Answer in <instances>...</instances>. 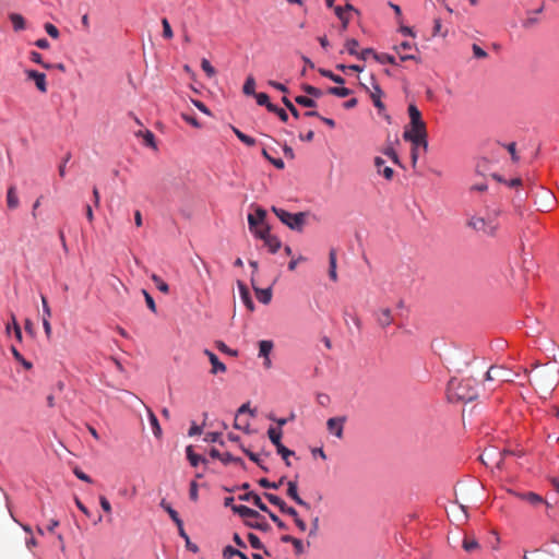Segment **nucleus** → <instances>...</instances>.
Returning <instances> with one entry per match:
<instances>
[{
  "instance_id": "17",
  "label": "nucleus",
  "mask_w": 559,
  "mask_h": 559,
  "mask_svg": "<svg viewBox=\"0 0 559 559\" xmlns=\"http://www.w3.org/2000/svg\"><path fill=\"white\" fill-rule=\"evenodd\" d=\"M239 500L251 501V503H253L255 507H258L261 511L269 512V508L266 507V504L263 503L261 498L253 491L240 495Z\"/></svg>"
},
{
  "instance_id": "38",
  "label": "nucleus",
  "mask_w": 559,
  "mask_h": 559,
  "mask_svg": "<svg viewBox=\"0 0 559 559\" xmlns=\"http://www.w3.org/2000/svg\"><path fill=\"white\" fill-rule=\"evenodd\" d=\"M11 353H12L13 357L15 358V360L21 362L25 369H27V370L32 369V367H33L32 362L26 360L14 346L11 347Z\"/></svg>"
},
{
  "instance_id": "47",
  "label": "nucleus",
  "mask_w": 559,
  "mask_h": 559,
  "mask_svg": "<svg viewBox=\"0 0 559 559\" xmlns=\"http://www.w3.org/2000/svg\"><path fill=\"white\" fill-rule=\"evenodd\" d=\"M358 46H359L358 41L354 38L347 39L345 43V48L348 51V53L352 56H358V51H357Z\"/></svg>"
},
{
  "instance_id": "49",
  "label": "nucleus",
  "mask_w": 559,
  "mask_h": 559,
  "mask_svg": "<svg viewBox=\"0 0 559 559\" xmlns=\"http://www.w3.org/2000/svg\"><path fill=\"white\" fill-rule=\"evenodd\" d=\"M302 90L310 96L319 98L323 95L322 91L316 86L305 84L302 85Z\"/></svg>"
},
{
  "instance_id": "34",
  "label": "nucleus",
  "mask_w": 559,
  "mask_h": 559,
  "mask_svg": "<svg viewBox=\"0 0 559 559\" xmlns=\"http://www.w3.org/2000/svg\"><path fill=\"white\" fill-rule=\"evenodd\" d=\"M186 452H187V459L189 460V462L192 466L195 467V466H198V464L200 462H204V459L201 455L195 454L193 452L192 445L187 447Z\"/></svg>"
},
{
  "instance_id": "28",
  "label": "nucleus",
  "mask_w": 559,
  "mask_h": 559,
  "mask_svg": "<svg viewBox=\"0 0 559 559\" xmlns=\"http://www.w3.org/2000/svg\"><path fill=\"white\" fill-rule=\"evenodd\" d=\"M415 48L417 50V47L412 45L408 41H403L399 46H395L394 49L400 53L401 61H407V60H417L415 55H402L401 49H412Z\"/></svg>"
},
{
  "instance_id": "8",
  "label": "nucleus",
  "mask_w": 559,
  "mask_h": 559,
  "mask_svg": "<svg viewBox=\"0 0 559 559\" xmlns=\"http://www.w3.org/2000/svg\"><path fill=\"white\" fill-rule=\"evenodd\" d=\"M370 81H371V88H369L368 86H366L364 84H362V86L369 93L374 107L379 110V114H381L385 109V106L381 100L383 92H382L381 87L379 86V84L376 82L373 76L370 78Z\"/></svg>"
},
{
  "instance_id": "4",
  "label": "nucleus",
  "mask_w": 559,
  "mask_h": 559,
  "mask_svg": "<svg viewBox=\"0 0 559 559\" xmlns=\"http://www.w3.org/2000/svg\"><path fill=\"white\" fill-rule=\"evenodd\" d=\"M272 212L278 217V219L285 224L292 230L301 231L305 223L307 214L304 212L299 213H289L283 209L272 206Z\"/></svg>"
},
{
  "instance_id": "1",
  "label": "nucleus",
  "mask_w": 559,
  "mask_h": 559,
  "mask_svg": "<svg viewBox=\"0 0 559 559\" xmlns=\"http://www.w3.org/2000/svg\"><path fill=\"white\" fill-rule=\"evenodd\" d=\"M528 381L542 393L550 394L559 383V369L550 364L536 366Z\"/></svg>"
},
{
  "instance_id": "36",
  "label": "nucleus",
  "mask_w": 559,
  "mask_h": 559,
  "mask_svg": "<svg viewBox=\"0 0 559 559\" xmlns=\"http://www.w3.org/2000/svg\"><path fill=\"white\" fill-rule=\"evenodd\" d=\"M151 280L154 282L159 292H162L163 294L169 293L168 284L164 282L157 274H152Z\"/></svg>"
},
{
  "instance_id": "64",
  "label": "nucleus",
  "mask_w": 559,
  "mask_h": 559,
  "mask_svg": "<svg viewBox=\"0 0 559 559\" xmlns=\"http://www.w3.org/2000/svg\"><path fill=\"white\" fill-rule=\"evenodd\" d=\"M473 53H474L475 58H478V59H483V58L487 57V52L476 44L473 45Z\"/></svg>"
},
{
  "instance_id": "62",
  "label": "nucleus",
  "mask_w": 559,
  "mask_h": 559,
  "mask_svg": "<svg viewBox=\"0 0 559 559\" xmlns=\"http://www.w3.org/2000/svg\"><path fill=\"white\" fill-rule=\"evenodd\" d=\"M73 473H74V475H75L79 479H81V480H83V481H86V483H92V481H93V480H92V478H91L87 474H85L83 471H81L79 467H75V468L73 469Z\"/></svg>"
},
{
  "instance_id": "42",
  "label": "nucleus",
  "mask_w": 559,
  "mask_h": 559,
  "mask_svg": "<svg viewBox=\"0 0 559 559\" xmlns=\"http://www.w3.org/2000/svg\"><path fill=\"white\" fill-rule=\"evenodd\" d=\"M276 452L282 456L287 466H290L289 456L294 455V451L287 449L284 444L276 448Z\"/></svg>"
},
{
  "instance_id": "12",
  "label": "nucleus",
  "mask_w": 559,
  "mask_h": 559,
  "mask_svg": "<svg viewBox=\"0 0 559 559\" xmlns=\"http://www.w3.org/2000/svg\"><path fill=\"white\" fill-rule=\"evenodd\" d=\"M346 421V417H332L326 421V428L330 433L334 435L336 438H343L344 424Z\"/></svg>"
},
{
  "instance_id": "23",
  "label": "nucleus",
  "mask_w": 559,
  "mask_h": 559,
  "mask_svg": "<svg viewBox=\"0 0 559 559\" xmlns=\"http://www.w3.org/2000/svg\"><path fill=\"white\" fill-rule=\"evenodd\" d=\"M285 514H288L289 516L293 518L294 520V523L296 524V526L298 527V530L300 532H306L307 530V524L306 522L299 516L298 512L289 507L288 509L285 510Z\"/></svg>"
},
{
  "instance_id": "33",
  "label": "nucleus",
  "mask_w": 559,
  "mask_h": 559,
  "mask_svg": "<svg viewBox=\"0 0 559 559\" xmlns=\"http://www.w3.org/2000/svg\"><path fill=\"white\" fill-rule=\"evenodd\" d=\"M273 349V342L272 341H260L259 342V356L260 357H269L270 353Z\"/></svg>"
},
{
  "instance_id": "41",
  "label": "nucleus",
  "mask_w": 559,
  "mask_h": 559,
  "mask_svg": "<svg viewBox=\"0 0 559 559\" xmlns=\"http://www.w3.org/2000/svg\"><path fill=\"white\" fill-rule=\"evenodd\" d=\"M254 88H255V80L253 76L249 75L246 79L242 91L246 95H254L255 94Z\"/></svg>"
},
{
  "instance_id": "48",
  "label": "nucleus",
  "mask_w": 559,
  "mask_h": 559,
  "mask_svg": "<svg viewBox=\"0 0 559 559\" xmlns=\"http://www.w3.org/2000/svg\"><path fill=\"white\" fill-rule=\"evenodd\" d=\"M295 102L304 107H307V108H313L317 106L316 100H313L312 98L306 97V96H297L295 98Z\"/></svg>"
},
{
  "instance_id": "24",
  "label": "nucleus",
  "mask_w": 559,
  "mask_h": 559,
  "mask_svg": "<svg viewBox=\"0 0 559 559\" xmlns=\"http://www.w3.org/2000/svg\"><path fill=\"white\" fill-rule=\"evenodd\" d=\"M7 204H8V207L11 210H15L20 204L15 186H10L8 189Z\"/></svg>"
},
{
  "instance_id": "43",
  "label": "nucleus",
  "mask_w": 559,
  "mask_h": 559,
  "mask_svg": "<svg viewBox=\"0 0 559 559\" xmlns=\"http://www.w3.org/2000/svg\"><path fill=\"white\" fill-rule=\"evenodd\" d=\"M328 93L337 97H347L352 94V91L347 87H329Z\"/></svg>"
},
{
  "instance_id": "56",
  "label": "nucleus",
  "mask_w": 559,
  "mask_h": 559,
  "mask_svg": "<svg viewBox=\"0 0 559 559\" xmlns=\"http://www.w3.org/2000/svg\"><path fill=\"white\" fill-rule=\"evenodd\" d=\"M215 345L222 353L228 354L230 356H237V350L230 349L224 342L217 341Z\"/></svg>"
},
{
  "instance_id": "32",
  "label": "nucleus",
  "mask_w": 559,
  "mask_h": 559,
  "mask_svg": "<svg viewBox=\"0 0 559 559\" xmlns=\"http://www.w3.org/2000/svg\"><path fill=\"white\" fill-rule=\"evenodd\" d=\"M462 547L467 552H473L479 549V544L474 537L465 536L462 543Z\"/></svg>"
},
{
  "instance_id": "63",
  "label": "nucleus",
  "mask_w": 559,
  "mask_h": 559,
  "mask_svg": "<svg viewBox=\"0 0 559 559\" xmlns=\"http://www.w3.org/2000/svg\"><path fill=\"white\" fill-rule=\"evenodd\" d=\"M293 546L297 555H302L305 552V546L301 539L295 538Z\"/></svg>"
},
{
  "instance_id": "44",
  "label": "nucleus",
  "mask_w": 559,
  "mask_h": 559,
  "mask_svg": "<svg viewBox=\"0 0 559 559\" xmlns=\"http://www.w3.org/2000/svg\"><path fill=\"white\" fill-rule=\"evenodd\" d=\"M319 72H320V74L322 76L329 78L330 80H332L333 82H335L337 84H344L345 83V80L342 76L334 74L330 70L320 69Z\"/></svg>"
},
{
  "instance_id": "13",
  "label": "nucleus",
  "mask_w": 559,
  "mask_h": 559,
  "mask_svg": "<svg viewBox=\"0 0 559 559\" xmlns=\"http://www.w3.org/2000/svg\"><path fill=\"white\" fill-rule=\"evenodd\" d=\"M27 79L34 81L36 87L41 92H47V82H46V75L41 72H38L36 70H27L26 72Z\"/></svg>"
},
{
  "instance_id": "37",
  "label": "nucleus",
  "mask_w": 559,
  "mask_h": 559,
  "mask_svg": "<svg viewBox=\"0 0 559 559\" xmlns=\"http://www.w3.org/2000/svg\"><path fill=\"white\" fill-rule=\"evenodd\" d=\"M284 481H285V477H284V476H283V477H281V478H280V480H278L277 483H275V481H272V483H271V481H270L269 479H266V478H261V479L259 480V485H260L261 487H263V488L278 489V488H280V486H282V485L284 484Z\"/></svg>"
},
{
  "instance_id": "18",
  "label": "nucleus",
  "mask_w": 559,
  "mask_h": 559,
  "mask_svg": "<svg viewBox=\"0 0 559 559\" xmlns=\"http://www.w3.org/2000/svg\"><path fill=\"white\" fill-rule=\"evenodd\" d=\"M239 294L242 302L246 305L249 311L254 310V304L251 299L249 289L242 282H238Z\"/></svg>"
},
{
  "instance_id": "60",
  "label": "nucleus",
  "mask_w": 559,
  "mask_h": 559,
  "mask_svg": "<svg viewBox=\"0 0 559 559\" xmlns=\"http://www.w3.org/2000/svg\"><path fill=\"white\" fill-rule=\"evenodd\" d=\"M318 531H319V518L316 516L311 521V527H310L308 536L314 538L318 534Z\"/></svg>"
},
{
  "instance_id": "35",
  "label": "nucleus",
  "mask_w": 559,
  "mask_h": 559,
  "mask_svg": "<svg viewBox=\"0 0 559 559\" xmlns=\"http://www.w3.org/2000/svg\"><path fill=\"white\" fill-rule=\"evenodd\" d=\"M248 540H249V543H250L252 548L259 549V550L263 549L264 554L266 556H270V552L267 551V549L264 548L263 544L261 543L260 538L257 535H254L252 533H249L248 534Z\"/></svg>"
},
{
  "instance_id": "11",
  "label": "nucleus",
  "mask_w": 559,
  "mask_h": 559,
  "mask_svg": "<svg viewBox=\"0 0 559 559\" xmlns=\"http://www.w3.org/2000/svg\"><path fill=\"white\" fill-rule=\"evenodd\" d=\"M378 325L382 329L388 328L394 321L392 310L388 307L379 308L373 312Z\"/></svg>"
},
{
  "instance_id": "9",
  "label": "nucleus",
  "mask_w": 559,
  "mask_h": 559,
  "mask_svg": "<svg viewBox=\"0 0 559 559\" xmlns=\"http://www.w3.org/2000/svg\"><path fill=\"white\" fill-rule=\"evenodd\" d=\"M257 238L262 239L271 253H275L282 246L281 240L270 233V227H264L263 231H259Z\"/></svg>"
},
{
  "instance_id": "53",
  "label": "nucleus",
  "mask_w": 559,
  "mask_h": 559,
  "mask_svg": "<svg viewBox=\"0 0 559 559\" xmlns=\"http://www.w3.org/2000/svg\"><path fill=\"white\" fill-rule=\"evenodd\" d=\"M162 25H163V36L167 39L173 38L174 33H173V29L170 27L168 20L164 17L162 20Z\"/></svg>"
},
{
  "instance_id": "15",
  "label": "nucleus",
  "mask_w": 559,
  "mask_h": 559,
  "mask_svg": "<svg viewBox=\"0 0 559 559\" xmlns=\"http://www.w3.org/2000/svg\"><path fill=\"white\" fill-rule=\"evenodd\" d=\"M204 355H206L209 357V360L212 365V369H211V373L212 374H217L219 372H225L226 371V366L219 361L218 357L211 350L209 349H204Z\"/></svg>"
},
{
  "instance_id": "20",
  "label": "nucleus",
  "mask_w": 559,
  "mask_h": 559,
  "mask_svg": "<svg viewBox=\"0 0 559 559\" xmlns=\"http://www.w3.org/2000/svg\"><path fill=\"white\" fill-rule=\"evenodd\" d=\"M385 162L381 157L374 158V166L379 174H382L383 177L388 180H391L393 178L394 171L391 167L384 166Z\"/></svg>"
},
{
  "instance_id": "51",
  "label": "nucleus",
  "mask_w": 559,
  "mask_h": 559,
  "mask_svg": "<svg viewBox=\"0 0 559 559\" xmlns=\"http://www.w3.org/2000/svg\"><path fill=\"white\" fill-rule=\"evenodd\" d=\"M282 102L285 105V107L290 111L292 116L296 119L299 118V111L298 109L293 105V103L286 97H282Z\"/></svg>"
},
{
  "instance_id": "59",
  "label": "nucleus",
  "mask_w": 559,
  "mask_h": 559,
  "mask_svg": "<svg viewBox=\"0 0 559 559\" xmlns=\"http://www.w3.org/2000/svg\"><path fill=\"white\" fill-rule=\"evenodd\" d=\"M143 295H144L145 302H146L148 309L152 312L155 313L156 312V305H155V301H154L153 297L146 290H143Z\"/></svg>"
},
{
  "instance_id": "21",
  "label": "nucleus",
  "mask_w": 559,
  "mask_h": 559,
  "mask_svg": "<svg viewBox=\"0 0 559 559\" xmlns=\"http://www.w3.org/2000/svg\"><path fill=\"white\" fill-rule=\"evenodd\" d=\"M403 138L405 141H409L413 144V147L419 148L423 147L425 151L428 148L427 135L411 136L408 133H403Z\"/></svg>"
},
{
  "instance_id": "2",
  "label": "nucleus",
  "mask_w": 559,
  "mask_h": 559,
  "mask_svg": "<svg viewBox=\"0 0 559 559\" xmlns=\"http://www.w3.org/2000/svg\"><path fill=\"white\" fill-rule=\"evenodd\" d=\"M448 399L450 402H469L478 396L477 382L474 378H452L448 383Z\"/></svg>"
},
{
  "instance_id": "6",
  "label": "nucleus",
  "mask_w": 559,
  "mask_h": 559,
  "mask_svg": "<svg viewBox=\"0 0 559 559\" xmlns=\"http://www.w3.org/2000/svg\"><path fill=\"white\" fill-rule=\"evenodd\" d=\"M508 492L520 500L525 501L533 509H538L543 506L548 507L547 501L538 493L533 491H520L515 489H508Z\"/></svg>"
},
{
  "instance_id": "55",
  "label": "nucleus",
  "mask_w": 559,
  "mask_h": 559,
  "mask_svg": "<svg viewBox=\"0 0 559 559\" xmlns=\"http://www.w3.org/2000/svg\"><path fill=\"white\" fill-rule=\"evenodd\" d=\"M44 27L50 37H52L53 39L59 38V36H60L59 29L53 24L46 23Z\"/></svg>"
},
{
  "instance_id": "61",
  "label": "nucleus",
  "mask_w": 559,
  "mask_h": 559,
  "mask_svg": "<svg viewBox=\"0 0 559 559\" xmlns=\"http://www.w3.org/2000/svg\"><path fill=\"white\" fill-rule=\"evenodd\" d=\"M266 513L269 514L270 519L277 525L278 528H281V530L287 528L286 524L283 521H281L280 518L276 514H274L272 511L269 510V512H266Z\"/></svg>"
},
{
  "instance_id": "3",
  "label": "nucleus",
  "mask_w": 559,
  "mask_h": 559,
  "mask_svg": "<svg viewBox=\"0 0 559 559\" xmlns=\"http://www.w3.org/2000/svg\"><path fill=\"white\" fill-rule=\"evenodd\" d=\"M231 509L243 519L247 526L262 532H269L271 530V525L267 523L266 519L258 511L243 504L231 506Z\"/></svg>"
},
{
  "instance_id": "45",
  "label": "nucleus",
  "mask_w": 559,
  "mask_h": 559,
  "mask_svg": "<svg viewBox=\"0 0 559 559\" xmlns=\"http://www.w3.org/2000/svg\"><path fill=\"white\" fill-rule=\"evenodd\" d=\"M373 58L380 63L397 64L395 58L388 53H373Z\"/></svg>"
},
{
  "instance_id": "30",
  "label": "nucleus",
  "mask_w": 559,
  "mask_h": 559,
  "mask_svg": "<svg viewBox=\"0 0 559 559\" xmlns=\"http://www.w3.org/2000/svg\"><path fill=\"white\" fill-rule=\"evenodd\" d=\"M264 497L274 506L278 507V509L285 513V510L289 507L286 504V502L281 499L278 496H275L273 493L265 492Z\"/></svg>"
},
{
  "instance_id": "26",
  "label": "nucleus",
  "mask_w": 559,
  "mask_h": 559,
  "mask_svg": "<svg viewBox=\"0 0 559 559\" xmlns=\"http://www.w3.org/2000/svg\"><path fill=\"white\" fill-rule=\"evenodd\" d=\"M9 19L15 32L23 31L26 27L25 19L19 13H10Z\"/></svg>"
},
{
  "instance_id": "10",
  "label": "nucleus",
  "mask_w": 559,
  "mask_h": 559,
  "mask_svg": "<svg viewBox=\"0 0 559 559\" xmlns=\"http://www.w3.org/2000/svg\"><path fill=\"white\" fill-rule=\"evenodd\" d=\"M486 380L492 381V380H499L501 382H512V376L510 371L504 369L501 366H491L488 371L486 372Z\"/></svg>"
},
{
  "instance_id": "39",
  "label": "nucleus",
  "mask_w": 559,
  "mask_h": 559,
  "mask_svg": "<svg viewBox=\"0 0 559 559\" xmlns=\"http://www.w3.org/2000/svg\"><path fill=\"white\" fill-rule=\"evenodd\" d=\"M234 130V133L236 134V136L246 145L248 146H253L255 145V140L247 134H245L243 132H241L240 130H238L237 128H233Z\"/></svg>"
},
{
  "instance_id": "54",
  "label": "nucleus",
  "mask_w": 559,
  "mask_h": 559,
  "mask_svg": "<svg viewBox=\"0 0 559 559\" xmlns=\"http://www.w3.org/2000/svg\"><path fill=\"white\" fill-rule=\"evenodd\" d=\"M524 559H557L548 552L534 551L530 557L524 556Z\"/></svg>"
},
{
  "instance_id": "5",
  "label": "nucleus",
  "mask_w": 559,
  "mask_h": 559,
  "mask_svg": "<svg viewBox=\"0 0 559 559\" xmlns=\"http://www.w3.org/2000/svg\"><path fill=\"white\" fill-rule=\"evenodd\" d=\"M266 211L260 206H257L254 213L248 215L249 229L254 236L259 235V231H263L264 227H270L266 222Z\"/></svg>"
},
{
  "instance_id": "16",
  "label": "nucleus",
  "mask_w": 559,
  "mask_h": 559,
  "mask_svg": "<svg viewBox=\"0 0 559 559\" xmlns=\"http://www.w3.org/2000/svg\"><path fill=\"white\" fill-rule=\"evenodd\" d=\"M408 115H409V119H411V122H409L411 127H415L418 129L426 127L425 122L421 119V114L415 105L411 104L408 106Z\"/></svg>"
},
{
  "instance_id": "40",
  "label": "nucleus",
  "mask_w": 559,
  "mask_h": 559,
  "mask_svg": "<svg viewBox=\"0 0 559 559\" xmlns=\"http://www.w3.org/2000/svg\"><path fill=\"white\" fill-rule=\"evenodd\" d=\"M159 506L169 514L170 519L174 522H177L180 520L178 512L175 509H173L171 506L168 502H166L165 499H162Z\"/></svg>"
},
{
  "instance_id": "7",
  "label": "nucleus",
  "mask_w": 559,
  "mask_h": 559,
  "mask_svg": "<svg viewBox=\"0 0 559 559\" xmlns=\"http://www.w3.org/2000/svg\"><path fill=\"white\" fill-rule=\"evenodd\" d=\"M467 226L476 231H481L489 236H493L498 228L497 224H495L492 219L487 221L480 216H472L467 222Z\"/></svg>"
},
{
  "instance_id": "57",
  "label": "nucleus",
  "mask_w": 559,
  "mask_h": 559,
  "mask_svg": "<svg viewBox=\"0 0 559 559\" xmlns=\"http://www.w3.org/2000/svg\"><path fill=\"white\" fill-rule=\"evenodd\" d=\"M404 133H408L411 136H418V134L420 135H427V131H426V127H423L420 129L418 128H415V127H411L409 126V129H406L404 131Z\"/></svg>"
},
{
  "instance_id": "31",
  "label": "nucleus",
  "mask_w": 559,
  "mask_h": 559,
  "mask_svg": "<svg viewBox=\"0 0 559 559\" xmlns=\"http://www.w3.org/2000/svg\"><path fill=\"white\" fill-rule=\"evenodd\" d=\"M254 97L257 99L258 105L265 106L266 109L275 110V105L270 102L269 95L265 93H255Z\"/></svg>"
},
{
  "instance_id": "27",
  "label": "nucleus",
  "mask_w": 559,
  "mask_h": 559,
  "mask_svg": "<svg viewBox=\"0 0 559 559\" xmlns=\"http://www.w3.org/2000/svg\"><path fill=\"white\" fill-rule=\"evenodd\" d=\"M282 436H283V431L281 428H274V427H270L267 429V437L270 439V441L275 445V448L282 445Z\"/></svg>"
},
{
  "instance_id": "52",
  "label": "nucleus",
  "mask_w": 559,
  "mask_h": 559,
  "mask_svg": "<svg viewBox=\"0 0 559 559\" xmlns=\"http://www.w3.org/2000/svg\"><path fill=\"white\" fill-rule=\"evenodd\" d=\"M241 450L243 451V453L254 463H257L263 471H267L266 467H264L262 464H261V461L259 459V456L251 452L250 450L246 449L245 447L241 445Z\"/></svg>"
},
{
  "instance_id": "50",
  "label": "nucleus",
  "mask_w": 559,
  "mask_h": 559,
  "mask_svg": "<svg viewBox=\"0 0 559 559\" xmlns=\"http://www.w3.org/2000/svg\"><path fill=\"white\" fill-rule=\"evenodd\" d=\"M223 464L227 465L229 463H236V464H239L241 466H243V461L240 459V457H235L233 456L230 453L226 452L223 454V461H222Z\"/></svg>"
},
{
  "instance_id": "58",
  "label": "nucleus",
  "mask_w": 559,
  "mask_h": 559,
  "mask_svg": "<svg viewBox=\"0 0 559 559\" xmlns=\"http://www.w3.org/2000/svg\"><path fill=\"white\" fill-rule=\"evenodd\" d=\"M175 524L177 525L178 527V533L179 535L186 540V544H190V538L188 536V534L186 533L185 528H183V522L182 520L180 519L179 521L175 522Z\"/></svg>"
},
{
  "instance_id": "29",
  "label": "nucleus",
  "mask_w": 559,
  "mask_h": 559,
  "mask_svg": "<svg viewBox=\"0 0 559 559\" xmlns=\"http://www.w3.org/2000/svg\"><path fill=\"white\" fill-rule=\"evenodd\" d=\"M329 276L333 282L337 281V273H336V252L334 249H332L329 253Z\"/></svg>"
},
{
  "instance_id": "14",
  "label": "nucleus",
  "mask_w": 559,
  "mask_h": 559,
  "mask_svg": "<svg viewBox=\"0 0 559 559\" xmlns=\"http://www.w3.org/2000/svg\"><path fill=\"white\" fill-rule=\"evenodd\" d=\"M287 496L292 498L297 504L304 507L306 510H310V504L300 498L298 495L297 483L290 480L287 483Z\"/></svg>"
},
{
  "instance_id": "22",
  "label": "nucleus",
  "mask_w": 559,
  "mask_h": 559,
  "mask_svg": "<svg viewBox=\"0 0 559 559\" xmlns=\"http://www.w3.org/2000/svg\"><path fill=\"white\" fill-rule=\"evenodd\" d=\"M146 409H147V416H148V420H150V425L152 427L153 433L156 438L159 439L162 437L163 432H162V428L158 423V419L151 408L146 407Z\"/></svg>"
},
{
  "instance_id": "46",
  "label": "nucleus",
  "mask_w": 559,
  "mask_h": 559,
  "mask_svg": "<svg viewBox=\"0 0 559 559\" xmlns=\"http://www.w3.org/2000/svg\"><path fill=\"white\" fill-rule=\"evenodd\" d=\"M201 68L209 78H213L216 75L215 68L211 64V62L207 59L201 60Z\"/></svg>"
},
{
  "instance_id": "19",
  "label": "nucleus",
  "mask_w": 559,
  "mask_h": 559,
  "mask_svg": "<svg viewBox=\"0 0 559 559\" xmlns=\"http://www.w3.org/2000/svg\"><path fill=\"white\" fill-rule=\"evenodd\" d=\"M251 282L258 300L264 305H267L272 299V288H258L254 284L253 278L251 280Z\"/></svg>"
},
{
  "instance_id": "25",
  "label": "nucleus",
  "mask_w": 559,
  "mask_h": 559,
  "mask_svg": "<svg viewBox=\"0 0 559 559\" xmlns=\"http://www.w3.org/2000/svg\"><path fill=\"white\" fill-rule=\"evenodd\" d=\"M334 13L340 19V21L342 23L340 32L343 33L348 27L349 15L345 14V9H343L342 5H336L334 8Z\"/></svg>"
}]
</instances>
